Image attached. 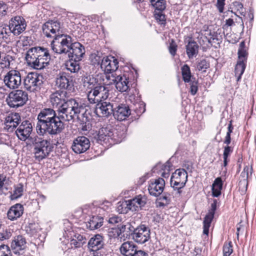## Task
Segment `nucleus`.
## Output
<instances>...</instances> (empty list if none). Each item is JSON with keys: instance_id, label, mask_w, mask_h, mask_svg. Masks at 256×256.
I'll use <instances>...</instances> for the list:
<instances>
[{"instance_id": "18", "label": "nucleus", "mask_w": 256, "mask_h": 256, "mask_svg": "<svg viewBox=\"0 0 256 256\" xmlns=\"http://www.w3.org/2000/svg\"><path fill=\"white\" fill-rule=\"evenodd\" d=\"M68 52L66 53L69 58L81 60L85 54V48L81 44L78 42H72V46L69 47Z\"/></svg>"}, {"instance_id": "34", "label": "nucleus", "mask_w": 256, "mask_h": 256, "mask_svg": "<svg viewBox=\"0 0 256 256\" xmlns=\"http://www.w3.org/2000/svg\"><path fill=\"white\" fill-rule=\"evenodd\" d=\"M103 218L98 216H92L88 224L87 227L90 230H94L100 228L103 224Z\"/></svg>"}, {"instance_id": "53", "label": "nucleus", "mask_w": 256, "mask_h": 256, "mask_svg": "<svg viewBox=\"0 0 256 256\" xmlns=\"http://www.w3.org/2000/svg\"><path fill=\"white\" fill-rule=\"evenodd\" d=\"M0 256H12L11 250L7 245L0 246Z\"/></svg>"}, {"instance_id": "42", "label": "nucleus", "mask_w": 256, "mask_h": 256, "mask_svg": "<svg viewBox=\"0 0 256 256\" xmlns=\"http://www.w3.org/2000/svg\"><path fill=\"white\" fill-rule=\"evenodd\" d=\"M245 42L244 41L240 42V48L238 50V61H242L244 62H246L248 52L244 49Z\"/></svg>"}, {"instance_id": "33", "label": "nucleus", "mask_w": 256, "mask_h": 256, "mask_svg": "<svg viewBox=\"0 0 256 256\" xmlns=\"http://www.w3.org/2000/svg\"><path fill=\"white\" fill-rule=\"evenodd\" d=\"M186 52L189 58L196 56L198 52V46L194 40H190L186 46Z\"/></svg>"}, {"instance_id": "55", "label": "nucleus", "mask_w": 256, "mask_h": 256, "mask_svg": "<svg viewBox=\"0 0 256 256\" xmlns=\"http://www.w3.org/2000/svg\"><path fill=\"white\" fill-rule=\"evenodd\" d=\"M108 235L110 238H116L120 236L118 228H111L108 229Z\"/></svg>"}, {"instance_id": "51", "label": "nucleus", "mask_w": 256, "mask_h": 256, "mask_svg": "<svg viewBox=\"0 0 256 256\" xmlns=\"http://www.w3.org/2000/svg\"><path fill=\"white\" fill-rule=\"evenodd\" d=\"M233 252L232 246L231 242L225 243L223 246V256H230Z\"/></svg>"}, {"instance_id": "57", "label": "nucleus", "mask_w": 256, "mask_h": 256, "mask_svg": "<svg viewBox=\"0 0 256 256\" xmlns=\"http://www.w3.org/2000/svg\"><path fill=\"white\" fill-rule=\"evenodd\" d=\"M7 5L4 2H0V19L7 14Z\"/></svg>"}, {"instance_id": "7", "label": "nucleus", "mask_w": 256, "mask_h": 256, "mask_svg": "<svg viewBox=\"0 0 256 256\" xmlns=\"http://www.w3.org/2000/svg\"><path fill=\"white\" fill-rule=\"evenodd\" d=\"M188 181V173L184 168H179L172 173L170 178V186L176 192V195L180 196L182 189Z\"/></svg>"}, {"instance_id": "56", "label": "nucleus", "mask_w": 256, "mask_h": 256, "mask_svg": "<svg viewBox=\"0 0 256 256\" xmlns=\"http://www.w3.org/2000/svg\"><path fill=\"white\" fill-rule=\"evenodd\" d=\"M226 0H216V6L220 13L224 12Z\"/></svg>"}, {"instance_id": "32", "label": "nucleus", "mask_w": 256, "mask_h": 256, "mask_svg": "<svg viewBox=\"0 0 256 256\" xmlns=\"http://www.w3.org/2000/svg\"><path fill=\"white\" fill-rule=\"evenodd\" d=\"M250 172V174H252V167L249 166H244L243 171L240 174V177L242 178L239 182L238 186L240 188H244L245 190L247 189L248 186V174Z\"/></svg>"}, {"instance_id": "46", "label": "nucleus", "mask_w": 256, "mask_h": 256, "mask_svg": "<svg viewBox=\"0 0 256 256\" xmlns=\"http://www.w3.org/2000/svg\"><path fill=\"white\" fill-rule=\"evenodd\" d=\"M234 150L233 147L230 146L229 145H226L224 148V153H223V158H224V166H226L228 164V157L230 155L232 152Z\"/></svg>"}, {"instance_id": "44", "label": "nucleus", "mask_w": 256, "mask_h": 256, "mask_svg": "<svg viewBox=\"0 0 256 256\" xmlns=\"http://www.w3.org/2000/svg\"><path fill=\"white\" fill-rule=\"evenodd\" d=\"M232 10L231 12L234 13L236 16L238 14L244 16L245 14V10L244 8L243 4L239 1H236L232 3Z\"/></svg>"}, {"instance_id": "59", "label": "nucleus", "mask_w": 256, "mask_h": 256, "mask_svg": "<svg viewBox=\"0 0 256 256\" xmlns=\"http://www.w3.org/2000/svg\"><path fill=\"white\" fill-rule=\"evenodd\" d=\"M190 92L192 95L194 96L198 92V82L196 81H192L190 82Z\"/></svg>"}, {"instance_id": "49", "label": "nucleus", "mask_w": 256, "mask_h": 256, "mask_svg": "<svg viewBox=\"0 0 256 256\" xmlns=\"http://www.w3.org/2000/svg\"><path fill=\"white\" fill-rule=\"evenodd\" d=\"M209 67V62L206 59H202L197 62L196 68L198 71L205 72Z\"/></svg>"}, {"instance_id": "45", "label": "nucleus", "mask_w": 256, "mask_h": 256, "mask_svg": "<svg viewBox=\"0 0 256 256\" xmlns=\"http://www.w3.org/2000/svg\"><path fill=\"white\" fill-rule=\"evenodd\" d=\"M182 79L185 82H189L190 81L192 74L190 66L186 64H184L182 68Z\"/></svg>"}, {"instance_id": "13", "label": "nucleus", "mask_w": 256, "mask_h": 256, "mask_svg": "<svg viewBox=\"0 0 256 256\" xmlns=\"http://www.w3.org/2000/svg\"><path fill=\"white\" fill-rule=\"evenodd\" d=\"M56 86L60 90H71L74 87L72 77L69 74L60 72L55 79Z\"/></svg>"}, {"instance_id": "10", "label": "nucleus", "mask_w": 256, "mask_h": 256, "mask_svg": "<svg viewBox=\"0 0 256 256\" xmlns=\"http://www.w3.org/2000/svg\"><path fill=\"white\" fill-rule=\"evenodd\" d=\"M42 75L35 72H30L24 79V88L30 92H39L43 84Z\"/></svg>"}, {"instance_id": "47", "label": "nucleus", "mask_w": 256, "mask_h": 256, "mask_svg": "<svg viewBox=\"0 0 256 256\" xmlns=\"http://www.w3.org/2000/svg\"><path fill=\"white\" fill-rule=\"evenodd\" d=\"M154 18L157 22L161 25L164 26L166 24V15L163 13V11H154Z\"/></svg>"}, {"instance_id": "50", "label": "nucleus", "mask_w": 256, "mask_h": 256, "mask_svg": "<svg viewBox=\"0 0 256 256\" xmlns=\"http://www.w3.org/2000/svg\"><path fill=\"white\" fill-rule=\"evenodd\" d=\"M129 202L128 200L124 201L122 203L119 202L117 208V210L120 214H126L129 210Z\"/></svg>"}, {"instance_id": "26", "label": "nucleus", "mask_w": 256, "mask_h": 256, "mask_svg": "<svg viewBox=\"0 0 256 256\" xmlns=\"http://www.w3.org/2000/svg\"><path fill=\"white\" fill-rule=\"evenodd\" d=\"M147 198L144 196L138 195L132 200H128L129 208L132 211L142 210L146 203Z\"/></svg>"}, {"instance_id": "16", "label": "nucleus", "mask_w": 256, "mask_h": 256, "mask_svg": "<svg viewBox=\"0 0 256 256\" xmlns=\"http://www.w3.org/2000/svg\"><path fill=\"white\" fill-rule=\"evenodd\" d=\"M32 130V126L30 121L24 120L16 130V134L19 140L25 141L29 139Z\"/></svg>"}, {"instance_id": "14", "label": "nucleus", "mask_w": 256, "mask_h": 256, "mask_svg": "<svg viewBox=\"0 0 256 256\" xmlns=\"http://www.w3.org/2000/svg\"><path fill=\"white\" fill-rule=\"evenodd\" d=\"M150 238V230L144 224H140L136 228L133 234L132 239L136 242L144 244Z\"/></svg>"}, {"instance_id": "63", "label": "nucleus", "mask_w": 256, "mask_h": 256, "mask_svg": "<svg viewBox=\"0 0 256 256\" xmlns=\"http://www.w3.org/2000/svg\"><path fill=\"white\" fill-rule=\"evenodd\" d=\"M133 256H148V254L146 252L138 248Z\"/></svg>"}, {"instance_id": "8", "label": "nucleus", "mask_w": 256, "mask_h": 256, "mask_svg": "<svg viewBox=\"0 0 256 256\" xmlns=\"http://www.w3.org/2000/svg\"><path fill=\"white\" fill-rule=\"evenodd\" d=\"M26 232L31 238V242L36 246L42 244L46 238V234L42 230L38 223H30L24 228Z\"/></svg>"}, {"instance_id": "36", "label": "nucleus", "mask_w": 256, "mask_h": 256, "mask_svg": "<svg viewBox=\"0 0 256 256\" xmlns=\"http://www.w3.org/2000/svg\"><path fill=\"white\" fill-rule=\"evenodd\" d=\"M222 187V182L221 178H217L212 186V195L214 197H218L221 194Z\"/></svg>"}, {"instance_id": "6", "label": "nucleus", "mask_w": 256, "mask_h": 256, "mask_svg": "<svg viewBox=\"0 0 256 256\" xmlns=\"http://www.w3.org/2000/svg\"><path fill=\"white\" fill-rule=\"evenodd\" d=\"M124 137V132L122 130L107 126L99 130L98 140L102 144L109 146L120 142Z\"/></svg>"}, {"instance_id": "21", "label": "nucleus", "mask_w": 256, "mask_h": 256, "mask_svg": "<svg viewBox=\"0 0 256 256\" xmlns=\"http://www.w3.org/2000/svg\"><path fill=\"white\" fill-rule=\"evenodd\" d=\"M164 186L165 182L162 178L150 180L148 188L150 194L154 196H159L163 192Z\"/></svg>"}, {"instance_id": "1", "label": "nucleus", "mask_w": 256, "mask_h": 256, "mask_svg": "<svg viewBox=\"0 0 256 256\" xmlns=\"http://www.w3.org/2000/svg\"><path fill=\"white\" fill-rule=\"evenodd\" d=\"M60 116L50 108H44L40 111L37 116L36 132L38 134L51 136L60 134L64 128V121L69 122L78 118L80 115L86 112L84 104L79 99L70 98L66 100Z\"/></svg>"}, {"instance_id": "27", "label": "nucleus", "mask_w": 256, "mask_h": 256, "mask_svg": "<svg viewBox=\"0 0 256 256\" xmlns=\"http://www.w3.org/2000/svg\"><path fill=\"white\" fill-rule=\"evenodd\" d=\"M24 208L20 204H15L10 207L7 212V218L11 220H17L22 216L24 213Z\"/></svg>"}, {"instance_id": "41", "label": "nucleus", "mask_w": 256, "mask_h": 256, "mask_svg": "<svg viewBox=\"0 0 256 256\" xmlns=\"http://www.w3.org/2000/svg\"><path fill=\"white\" fill-rule=\"evenodd\" d=\"M12 32L10 30L9 28H6L4 27L0 28V39L6 42V44H8L10 42V34Z\"/></svg>"}, {"instance_id": "64", "label": "nucleus", "mask_w": 256, "mask_h": 256, "mask_svg": "<svg viewBox=\"0 0 256 256\" xmlns=\"http://www.w3.org/2000/svg\"><path fill=\"white\" fill-rule=\"evenodd\" d=\"M210 34L212 36L211 38L213 40H216V41H220L222 39L221 36H218L216 32H214L212 34L210 32Z\"/></svg>"}, {"instance_id": "30", "label": "nucleus", "mask_w": 256, "mask_h": 256, "mask_svg": "<svg viewBox=\"0 0 256 256\" xmlns=\"http://www.w3.org/2000/svg\"><path fill=\"white\" fill-rule=\"evenodd\" d=\"M120 249L124 256H133L138 249V247L134 242L128 241L124 242Z\"/></svg>"}, {"instance_id": "20", "label": "nucleus", "mask_w": 256, "mask_h": 256, "mask_svg": "<svg viewBox=\"0 0 256 256\" xmlns=\"http://www.w3.org/2000/svg\"><path fill=\"white\" fill-rule=\"evenodd\" d=\"M118 60L114 56L104 57V61L101 62L100 68L105 74L115 72L118 66Z\"/></svg>"}, {"instance_id": "35", "label": "nucleus", "mask_w": 256, "mask_h": 256, "mask_svg": "<svg viewBox=\"0 0 256 256\" xmlns=\"http://www.w3.org/2000/svg\"><path fill=\"white\" fill-rule=\"evenodd\" d=\"M133 222H126L125 224H122L120 228V235L123 234V236H130V235L133 236V234L136 229V228L132 225Z\"/></svg>"}, {"instance_id": "43", "label": "nucleus", "mask_w": 256, "mask_h": 256, "mask_svg": "<svg viewBox=\"0 0 256 256\" xmlns=\"http://www.w3.org/2000/svg\"><path fill=\"white\" fill-rule=\"evenodd\" d=\"M154 11H164L166 8V0H150Z\"/></svg>"}, {"instance_id": "9", "label": "nucleus", "mask_w": 256, "mask_h": 256, "mask_svg": "<svg viewBox=\"0 0 256 256\" xmlns=\"http://www.w3.org/2000/svg\"><path fill=\"white\" fill-rule=\"evenodd\" d=\"M28 100L27 92L22 90H14L8 94L6 98L8 104L10 108H17L25 104Z\"/></svg>"}, {"instance_id": "58", "label": "nucleus", "mask_w": 256, "mask_h": 256, "mask_svg": "<svg viewBox=\"0 0 256 256\" xmlns=\"http://www.w3.org/2000/svg\"><path fill=\"white\" fill-rule=\"evenodd\" d=\"M122 220V218L118 216L112 215L108 218V222L111 224H116Z\"/></svg>"}, {"instance_id": "52", "label": "nucleus", "mask_w": 256, "mask_h": 256, "mask_svg": "<svg viewBox=\"0 0 256 256\" xmlns=\"http://www.w3.org/2000/svg\"><path fill=\"white\" fill-rule=\"evenodd\" d=\"M106 82L108 85L114 84L118 74L116 72H112L110 74H106Z\"/></svg>"}, {"instance_id": "23", "label": "nucleus", "mask_w": 256, "mask_h": 256, "mask_svg": "<svg viewBox=\"0 0 256 256\" xmlns=\"http://www.w3.org/2000/svg\"><path fill=\"white\" fill-rule=\"evenodd\" d=\"M96 104L95 112L100 116L108 117L114 112L113 106L110 102L102 101Z\"/></svg>"}, {"instance_id": "2", "label": "nucleus", "mask_w": 256, "mask_h": 256, "mask_svg": "<svg viewBox=\"0 0 256 256\" xmlns=\"http://www.w3.org/2000/svg\"><path fill=\"white\" fill-rule=\"evenodd\" d=\"M42 29L46 36L54 38L50 44L53 52L58 54H66L72 40L70 36L62 34L61 22L58 20H48L42 25Z\"/></svg>"}, {"instance_id": "38", "label": "nucleus", "mask_w": 256, "mask_h": 256, "mask_svg": "<svg viewBox=\"0 0 256 256\" xmlns=\"http://www.w3.org/2000/svg\"><path fill=\"white\" fill-rule=\"evenodd\" d=\"M104 60V57H102V53L98 52L92 54L90 56L91 64L95 66H100V67L101 62H102Z\"/></svg>"}, {"instance_id": "22", "label": "nucleus", "mask_w": 256, "mask_h": 256, "mask_svg": "<svg viewBox=\"0 0 256 256\" xmlns=\"http://www.w3.org/2000/svg\"><path fill=\"white\" fill-rule=\"evenodd\" d=\"M26 247V241L22 235L15 236L11 242L12 250L15 254H20Z\"/></svg>"}, {"instance_id": "29", "label": "nucleus", "mask_w": 256, "mask_h": 256, "mask_svg": "<svg viewBox=\"0 0 256 256\" xmlns=\"http://www.w3.org/2000/svg\"><path fill=\"white\" fill-rule=\"evenodd\" d=\"M114 84L116 90L121 92L130 90L129 79L125 74L118 75Z\"/></svg>"}, {"instance_id": "17", "label": "nucleus", "mask_w": 256, "mask_h": 256, "mask_svg": "<svg viewBox=\"0 0 256 256\" xmlns=\"http://www.w3.org/2000/svg\"><path fill=\"white\" fill-rule=\"evenodd\" d=\"M90 146V142L86 136H78L75 138L72 146V150L76 154H82L86 152Z\"/></svg>"}, {"instance_id": "25", "label": "nucleus", "mask_w": 256, "mask_h": 256, "mask_svg": "<svg viewBox=\"0 0 256 256\" xmlns=\"http://www.w3.org/2000/svg\"><path fill=\"white\" fill-rule=\"evenodd\" d=\"M21 121V117L20 114L18 112H12L10 114L5 118V128L8 130L12 131L16 128Z\"/></svg>"}, {"instance_id": "40", "label": "nucleus", "mask_w": 256, "mask_h": 256, "mask_svg": "<svg viewBox=\"0 0 256 256\" xmlns=\"http://www.w3.org/2000/svg\"><path fill=\"white\" fill-rule=\"evenodd\" d=\"M80 61L70 58L69 61L66 64L67 70L71 72H78L80 68Z\"/></svg>"}, {"instance_id": "54", "label": "nucleus", "mask_w": 256, "mask_h": 256, "mask_svg": "<svg viewBox=\"0 0 256 256\" xmlns=\"http://www.w3.org/2000/svg\"><path fill=\"white\" fill-rule=\"evenodd\" d=\"M22 192H23V185L21 184H20L15 188L14 192V196L15 198H18L22 196Z\"/></svg>"}, {"instance_id": "39", "label": "nucleus", "mask_w": 256, "mask_h": 256, "mask_svg": "<svg viewBox=\"0 0 256 256\" xmlns=\"http://www.w3.org/2000/svg\"><path fill=\"white\" fill-rule=\"evenodd\" d=\"M246 67V63L242 61H238L235 66V75L237 77L238 82L241 79L242 76L244 74Z\"/></svg>"}, {"instance_id": "62", "label": "nucleus", "mask_w": 256, "mask_h": 256, "mask_svg": "<svg viewBox=\"0 0 256 256\" xmlns=\"http://www.w3.org/2000/svg\"><path fill=\"white\" fill-rule=\"evenodd\" d=\"M162 169H164V172L162 173L161 176L164 178H168L170 175L169 171L170 170V167L167 165H164Z\"/></svg>"}, {"instance_id": "31", "label": "nucleus", "mask_w": 256, "mask_h": 256, "mask_svg": "<svg viewBox=\"0 0 256 256\" xmlns=\"http://www.w3.org/2000/svg\"><path fill=\"white\" fill-rule=\"evenodd\" d=\"M129 100L132 103V105L130 106V109L134 110L137 115H140L143 114L145 110V105L143 102H140V99L135 98L134 95L129 96Z\"/></svg>"}, {"instance_id": "3", "label": "nucleus", "mask_w": 256, "mask_h": 256, "mask_svg": "<svg viewBox=\"0 0 256 256\" xmlns=\"http://www.w3.org/2000/svg\"><path fill=\"white\" fill-rule=\"evenodd\" d=\"M26 60L28 66L36 70H42L49 64L50 56L46 48L32 47L27 51Z\"/></svg>"}, {"instance_id": "37", "label": "nucleus", "mask_w": 256, "mask_h": 256, "mask_svg": "<svg viewBox=\"0 0 256 256\" xmlns=\"http://www.w3.org/2000/svg\"><path fill=\"white\" fill-rule=\"evenodd\" d=\"M86 243V238L80 234H76L70 240V244L72 248H80Z\"/></svg>"}, {"instance_id": "24", "label": "nucleus", "mask_w": 256, "mask_h": 256, "mask_svg": "<svg viewBox=\"0 0 256 256\" xmlns=\"http://www.w3.org/2000/svg\"><path fill=\"white\" fill-rule=\"evenodd\" d=\"M131 114V109L129 106L125 104L118 105L114 110L113 115L116 119L120 121L126 120Z\"/></svg>"}, {"instance_id": "60", "label": "nucleus", "mask_w": 256, "mask_h": 256, "mask_svg": "<svg viewBox=\"0 0 256 256\" xmlns=\"http://www.w3.org/2000/svg\"><path fill=\"white\" fill-rule=\"evenodd\" d=\"M177 50V45L172 40V42L170 44L169 46V52L170 53L172 56H174L176 54V52Z\"/></svg>"}, {"instance_id": "19", "label": "nucleus", "mask_w": 256, "mask_h": 256, "mask_svg": "<svg viewBox=\"0 0 256 256\" xmlns=\"http://www.w3.org/2000/svg\"><path fill=\"white\" fill-rule=\"evenodd\" d=\"M216 204L217 200H214L213 202L211 204L210 210L204 218L203 222V235L204 236V238L205 239L208 237L209 228L214 217V214L216 209Z\"/></svg>"}, {"instance_id": "4", "label": "nucleus", "mask_w": 256, "mask_h": 256, "mask_svg": "<svg viewBox=\"0 0 256 256\" xmlns=\"http://www.w3.org/2000/svg\"><path fill=\"white\" fill-rule=\"evenodd\" d=\"M85 82L90 90L88 92V98L90 104L99 103L106 100L109 96L108 88L104 84H98L94 77L89 78Z\"/></svg>"}, {"instance_id": "61", "label": "nucleus", "mask_w": 256, "mask_h": 256, "mask_svg": "<svg viewBox=\"0 0 256 256\" xmlns=\"http://www.w3.org/2000/svg\"><path fill=\"white\" fill-rule=\"evenodd\" d=\"M170 194L164 192L162 196L160 198V200L165 201V204L160 202V206H164V204H168L170 202Z\"/></svg>"}, {"instance_id": "11", "label": "nucleus", "mask_w": 256, "mask_h": 256, "mask_svg": "<svg viewBox=\"0 0 256 256\" xmlns=\"http://www.w3.org/2000/svg\"><path fill=\"white\" fill-rule=\"evenodd\" d=\"M3 81L4 85L9 89H18L22 84L21 73L18 70H11L4 76Z\"/></svg>"}, {"instance_id": "12", "label": "nucleus", "mask_w": 256, "mask_h": 256, "mask_svg": "<svg viewBox=\"0 0 256 256\" xmlns=\"http://www.w3.org/2000/svg\"><path fill=\"white\" fill-rule=\"evenodd\" d=\"M66 94L67 92L65 91L58 90L50 95V102L53 108L58 109V116L60 115L62 109L64 108L68 100L66 98Z\"/></svg>"}, {"instance_id": "28", "label": "nucleus", "mask_w": 256, "mask_h": 256, "mask_svg": "<svg viewBox=\"0 0 256 256\" xmlns=\"http://www.w3.org/2000/svg\"><path fill=\"white\" fill-rule=\"evenodd\" d=\"M104 242L103 237L96 234L92 237L88 242V248L90 251L97 252L104 248Z\"/></svg>"}, {"instance_id": "48", "label": "nucleus", "mask_w": 256, "mask_h": 256, "mask_svg": "<svg viewBox=\"0 0 256 256\" xmlns=\"http://www.w3.org/2000/svg\"><path fill=\"white\" fill-rule=\"evenodd\" d=\"M12 232L7 229H4V226L0 224V240L3 241L9 239L12 236Z\"/></svg>"}, {"instance_id": "5", "label": "nucleus", "mask_w": 256, "mask_h": 256, "mask_svg": "<svg viewBox=\"0 0 256 256\" xmlns=\"http://www.w3.org/2000/svg\"><path fill=\"white\" fill-rule=\"evenodd\" d=\"M35 136L31 138L33 148L34 157L38 162H40L48 157L52 151L53 146L50 140L44 139L42 136Z\"/></svg>"}, {"instance_id": "15", "label": "nucleus", "mask_w": 256, "mask_h": 256, "mask_svg": "<svg viewBox=\"0 0 256 256\" xmlns=\"http://www.w3.org/2000/svg\"><path fill=\"white\" fill-rule=\"evenodd\" d=\"M26 26L25 20L20 16L12 18L9 24L10 30L15 36H18L26 30Z\"/></svg>"}]
</instances>
